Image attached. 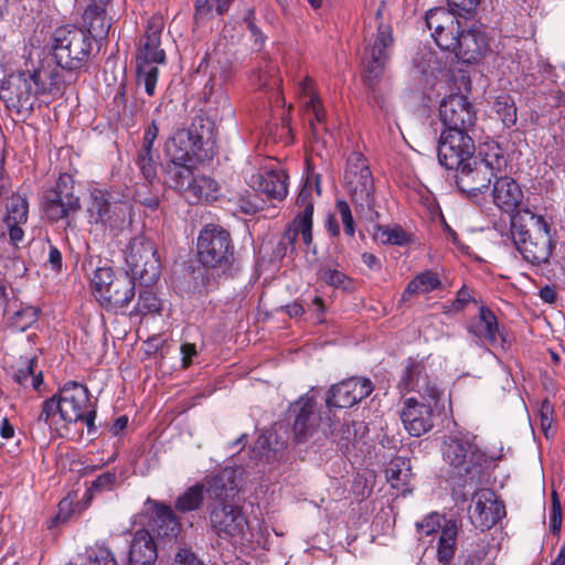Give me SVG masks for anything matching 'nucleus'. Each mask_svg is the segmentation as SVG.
Segmentation results:
<instances>
[{"mask_svg":"<svg viewBox=\"0 0 565 565\" xmlns=\"http://www.w3.org/2000/svg\"><path fill=\"white\" fill-rule=\"evenodd\" d=\"M473 508L469 510L472 524L481 531L494 526L504 515V504L498 500L494 491L488 488H475Z\"/></svg>","mask_w":565,"mask_h":565,"instance_id":"nucleus-21","label":"nucleus"},{"mask_svg":"<svg viewBox=\"0 0 565 565\" xmlns=\"http://www.w3.org/2000/svg\"><path fill=\"white\" fill-rule=\"evenodd\" d=\"M173 565H205V563L189 547H181L175 553Z\"/></svg>","mask_w":565,"mask_h":565,"instance_id":"nucleus-59","label":"nucleus"},{"mask_svg":"<svg viewBox=\"0 0 565 565\" xmlns=\"http://www.w3.org/2000/svg\"><path fill=\"white\" fill-rule=\"evenodd\" d=\"M4 223L8 227L10 241L12 242V244L17 245L18 243H20L23 239V236H24V232L21 228V225L23 223H15V222H4Z\"/></svg>","mask_w":565,"mask_h":565,"instance_id":"nucleus-62","label":"nucleus"},{"mask_svg":"<svg viewBox=\"0 0 565 565\" xmlns=\"http://www.w3.org/2000/svg\"><path fill=\"white\" fill-rule=\"evenodd\" d=\"M117 482V475L115 471H106L97 476L87 489L90 495L102 493L105 491H111Z\"/></svg>","mask_w":565,"mask_h":565,"instance_id":"nucleus-52","label":"nucleus"},{"mask_svg":"<svg viewBox=\"0 0 565 565\" xmlns=\"http://www.w3.org/2000/svg\"><path fill=\"white\" fill-rule=\"evenodd\" d=\"M467 331L479 340L490 345H495L500 335L499 323L495 315L488 307L482 306L477 317L472 318Z\"/></svg>","mask_w":565,"mask_h":565,"instance_id":"nucleus-29","label":"nucleus"},{"mask_svg":"<svg viewBox=\"0 0 565 565\" xmlns=\"http://www.w3.org/2000/svg\"><path fill=\"white\" fill-rule=\"evenodd\" d=\"M207 493L216 503L226 502L236 493L235 483L232 480V472H222L207 480Z\"/></svg>","mask_w":565,"mask_h":565,"instance_id":"nucleus-38","label":"nucleus"},{"mask_svg":"<svg viewBox=\"0 0 565 565\" xmlns=\"http://www.w3.org/2000/svg\"><path fill=\"white\" fill-rule=\"evenodd\" d=\"M507 166L508 158L500 145L484 142L480 145L478 156L456 171V184L469 196H477L489 191L491 181L507 172Z\"/></svg>","mask_w":565,"mask_h":565,"instance_id":"nucleus-4","label":"nucleus"},{"mask_svg":"<svg viewBox=\"0 0 565 565\" xmlns=\"http://www.w3.org/2000/svg\"><path fill=\"white\" fill-rule=\"evenodd\" d=\"M248 184L270 199L284 200L288 194V175L282 169H264L252 174Z\"/></svg>","mask_w":565,"mask_h":565,"instance_id":"nucleus-25","label":"nucleus"},{"mask_svg":"<svg viewBox=\"0 0 565 565\" xmlns=\"http://www.w3.org/2000/svg\"><path fill=\"white\" fill-rule=\"evenodd\" d=\"M392 43L391 28L381 24L364 57V77L367 85L372 88L375 87L384 73L385 65L390 58Z\"/></svg>","mask_w":565,"mask_h":565,"instance_id":"nucleus-19","label":"nucleus"},{"mask_svg":"<svg viewBox=\"0 0 565 565\" xmlns=\"http://www.w3.org/2000/svg\"><path fill=\"white\" fill-rule=\"evenodd\" d=\"M458 524L456 520H444L438 535L436 557L441 564H449L457 551Z\"/></svg>","mask_w":565,"mask_h":565,"instance_id":"nucleus-34","label":"nucleus"},{"mask_svg":"<svg viewBox=\"0 0 565 565\" xmlns=\"http://www.w3.org/2000/svg\"><path fill=\"white\" fill-rule=\"evenodd\" d=\"M290 409L295 415L292 431L298 441L312 437L321 424V415L315 397L306 394L299 397Z\"/></svg>","mask_w":565,"mask_h":565,"instance_id":"nucleus-24","label":"nucleus"},{"mask_svg":"<svg viewBox=\"0 0 565 565\" xmlns=\"http://www.w3.org/2000/svg\"><path fill=\"white\" fill-rule=\"evenodd\" d=\"M551 414H552V407H551L550 403L547 401H545L541 407V427L546 436H547V431L552 425Z\"/></svg>","mask_w":565,"mask_h":565,"instance_id":"nucleus-64","label":"nucleus"},{"mask_svg":"<svg viewBox=\"0 0 565 565\" xmlns=\"http://www.w3.org/2000/svg\"><path fill=\"white\" fill-rule=\"evenodd\" d=\"M182 367L186 369L191 365L192 359L196 355V348L193 343H183L181 345Z\"/></svg>","mask_w":565,"mask_h":565,"instance_id":"nucleus-63","label":"nucleus"},{"mask_svg":"<svg viewBox=\"0 0 565 565\" xmlns=\"http://www.w3.org/2000/svg\"><path fill=\"white\" fill-rule=\"evenodd\" d=\"M105 6L92 2L83 14L86 33L90 39H104L109 32L111 23L106 17Z\"/></svg>","mask_w":565,"mask_h":565,"instance_id":"nucleus-33","label":"nucleus"},{"mask_svg":"<svg viewBox=\"0 0 565 565\" xmlns=\"http://www.w3.org/2000/svg\"><path fill=\"white\" fill-rule=\"evenodd\" d=\"M492 196L494 204L500 210L510 213L522 202L523 192L520 185L504 172L495 178Z\"/></svg>","mask_w":565,"mask_h":565,"instance_id":"nucleus-28","label":"nucleus"},{"mask_svg":"<svg viewBox=\"0 0 565 565\" xmlns=\"http://www.w3.org/2000/svg\"><path fill=\"white\" fill-rule=\"evenodd\" d=\"M373 390L371 380L353 376L332 385L328 391L326 403L328 407H352L371 395Z\"/></svg>","mask_w":565,"mask_h":565,"instance_id":"nucleus-22","label":"nucleus"},{"mask_svg":"<svg viewBox=\"0 0 565 565\" xmlns=\"http://www.w3.org/2000/svg\"><path fill=\"white\" fill-rule=\"evenodd\" d=\"M253 81L259 88L264 89L279 88L281 83L277 76V68L269 63H266L264 70L254 73Z\"/></svg>","mask_w":565,"mask_h":565,"instance_id":"nucleus-47","label":"nucleus"},{"mask_svg":"<svg viewBox=\"0 0 565 565\" xmlns=\"http://www.w3.org/2000/svg\"><path fill=\"white\" fill-rule=\"evenodd\" d=\"M159 134V128L154 121H152L145 131L142 138V146L140 149L152 150L153 142L157 139Z\"/></svg>","mask_w":565,"mask_h":565,"instance_id":"nucleus-61","label":"nucleus"},{"mask_svg":"<svg viewBox=\"0 0 565 565\" xmlns=\"http://www.w3.org/2000/svg\"><path fill=\"white\" fill-rule=\"evenodd\" d=\"M203 502L204 486L202 483H195L177 498L174 508L180 513H188L199 510Z\"/></svg>","mask_w":565,"mask_h":565,"instance_id":"nucleus-40","label":"nucleus"},{"mask_svg":"<svg viewBox=\"0 0 565 565\" xmlns=\"http://www.w3.org/2000/svg\"><path fill=\"white\" fill-rule=\"evenodd\" d=\"M198 255L205 267L221 269L232 274L234 265V245L230 233L215 224L205 225L198 237Z\"/></svg>","mask_w":565,"mask_h":565,"instance_id":"nucleus-9","label":"nucleus"},{"mask_svg":"<svg viewBox=\"0 0 565 565\" xmlns=\"http://www.w3.org/2000/svg\"><path fill=\"white\" fill-rule=\"evenodd\" d=\"M457 41L458 45L451 52L463 63L477 62L488 47L486 36L476 30L461 31Z\"/></svg>","mask_w":565,"mask_h":565,"instance_id":"nucleus-31","label":"nucleus"},{"mask_svg":"<svg viewBox=\"0 0 565 565\" xmlns=\"http://www.w3.org/2000/svg\"><path fill=\"white\" fill-rule=\"evenodd\" d=\"M447 2L448 6L459 15H463L475 12L480 3V0H447Z\"/></svg>","mask_w":565,"mask_h":565,"instance_id":"nucleus-60","label":"nucleus"},{"mask_svg":"<svg viewBox=\"0 0 565 565\" xmlns=\"http://www.w3.org/2000/svg\"><path fill=\"white\" fill-rule=\"evenodd\" d=\"M186 194L196 200L214 202L221 196V185L210 177L196 175Z\"/></svg>","mask_w":565,"mask_h":565,"instance_id":"nucleus-39","label":"nucleus"},{"mask_svg":"<svg viewBox=\"0 0 565 565\" xmlns=\"http://www.w3.org/2000/svg\"><path fill=\"white\" fill-rule=\"evenodd\" d=\"M366 426L362 422H344L331 430L332 439L342 452H349L360 435H363Z\"/></svg>","mask_w":565,"mask_h":565,"instance_id":"nucleus-36","label":"nucleus"},{"mask_svg":"<svg viewBox=\"0 0 565 565\" xmlns=\"http://www.w3.org/2000/svg\"><path fill=\"white\" fill-rule=\"evenodd\" d=\"M216 142L212 125L202 117L193 119L186 130H180L164 145L166 163L211 160L215 154Z\"/></svg>","mask_w":565,"mask_h":565,"instance_id":"nucleus-6","label":"nucleus"},{"mask_svg":"<svg viewBox=\"0 0 565 565\" xmlns=\"http://www.w3.org/2000/svg\"><path fill=\"white\" fill-rule=\"evenodd\" d=\"M115 280H118V277L115 276V273L109 267H98L94 271L90 282L97 301L104 296V291L113 286Z\"/></svg>","mask_w":565,"mask_h":565,"instance_id":"nucleus-45","label":"nucleus"},{"mask_svg":"<svg viewBox=\"0 0 565 565\" xmlns=\"http://www.w3.org/2000/svg\"><path fill=\"white\" fill-rule=\"evenodd\" d=\"M210 525L217 537L233 544H243L248 531L242 508L227 502L211 504Z\"/></svg>","mask_w":565,"mask_h":565,"instance_id":"nucleus-12","label":"nucleus"},{"mask_svg":"<svg viewBox=\"0 0 565 565\" xmlns=\"http://www.w3.org/2000/svg\"><path fill=\"white\" fill-rule=\"evenodd\" d=\"M443 458L450 468V473L458 479L461 487L478 488L488 479L487 469L495 461L477 444L475 435L450 436L441 448Z\"/></svg>","mask_w":565,"mask_h":565,"instance_id":"nucleus-2","label":"nucleus"},{"mask_svg":"<svg viewBox=\"0 0 565 565\" xmlns=\"http://www.w3.org/2000/svg\"><path fill=\"white\" fill-rule=\"evenodd\" d=\"M135 309L140 315L159 311L160 300L151 290H141Z\"/></svg>","mask_w":565,"mask_h":565,"instance_id":"nucleus-54","label":"nucleus"},{"mask_svg":"<svg viewBox=\"0 0 565 565\" xmlns=\"http://www.w3.org/2000/svg\"><path fill=\"white\" fill-rule=\"evenodd\" d=\"M377 237L383 244L405 245L408 242V234L398 225L390 227L382 226L379 228Z\"/></svg>","mask_w":565,"mask_h":565,"instance_id":"nucleus-49","label":"nucleus"},{"mask_svg":"<svg viewBox=\"0 0 565 565\" xmlns=\"http://www.w3.org/2000/svg\"><path fill=\"white\" fill-rule=\"evenodd\" d=\"M476 147L468 132L443 130L438 141L439 163L448 170H458L471 158Z\"/></svg>","mask_w":565,"mask_h":565,"instance_id":"nucleus-15","label":"nucleus"},{"mask_svg":"<svg viewBox=\"0 0 565 565\" xmlns=\"http://www.w3.org/2000/svg\"><path fill=\"white\" fill-rule=\"evenodd\" d=\"M299 94L301 96L306 113L312 115L313 118L309 119L310 126L313 131L317 130L315 120L322 124L326 118V111L320 98L316 95L313 89V82L309 76L303 77L299 83Z\"/></svg>","mask_w":565,"mask_h":565,"instance_id":"nucleus-35","label":"nucleus"},{"mask_svg":"<svg viewBox=\"0 0 565 565\" xmlns=\"http://www.w3.org/2000/svg\"><path fill=\"white\" fill-rule=\"evenodd\" d=\"M344 179L353 202L371 209L374 203V184L365 157L353 152L348 158Z\"/></svg>","mask_w":565,"mask_h":565,"instance_id":"nucleus-14","label":"nucleus"},{"mask_svg":"<svg viewBox=\"0 0 565 565\" xmlns=\"http://www.w3.org/2000/svg\"><path fill=\"white\" fill-rule=\"evenodd\" d=\"M297 215L285 231L280 245L287 250L288 247L294 249L298 235H301L306 246L312 243V216H313V199L312 186L306 182L301 188L297 199Z\"/></svg>","mask_w":565,"mask_h":565,"instance_id":"nucleus-16","label":"nucleus"},{"mask_svg":"<svg viewBox=\"0 0 565 565\" xmlns=\"http://www.w3.org/2000/svg\"><path fill=\"white\" fill-rule=\"evenodd\" d=\"M24 66L2 82L0 99L10 111L28 117L34 109L36 96L61 94L64 79L56 66L42 61L34 64L31 55Z\"/></svg>","mask_w":565,"mask_h":565,"instance_id":"nucleus-1","label":"nucleus"},{"mask_svg":"<svg viewBox=\"0 0 565 565\" xmlns=\"http://www.w3.org/2000/svg\"><path fill=\"white\" fill-rule=\"evenodd\" d=\"M132 209L129 203L114 201L106 190L94 188L89 191L86 215L89 224L100 225L110 231L122 230L131 220Z\"/></svg>","mask_w":565,"mask_h":565,"instance_id":"nucleus-10","label":"nucleus"},{"mask_svg":"<svg viewBox=\"0 0 565 565\" xmlns=\"http://www.w3.org/2000/svg\"><path fill=\"white\" fill-rule=\"evenodd\" d=\"M398 387L403 392H416L422 399L434 401L435 405L438 404L443 394L436 380L426 372L425 364L412 358L406 361Z\"/></svg>","mask_w":565,"mask_h":565,"instance_id":"nucleus-18","label":"nucleus"},{"mask_svg":"<svg viewBox=\"0 0 565 565\" xmlns=\"http://www.w3.org/2000/svg\"><path fill=\"white\" fill-rule=\"evenodd\" d=\"M493 111L501 119L505 127H511L516 121V107L509 95L499 96L493 103Z\"/></svg>","mask_w":565,"mask_h":565,"instance_id":"nucleus-44","label":"nucleus"},{"mask_svg":"<svg viewBox=\"0 0 565 565\" xmlns=\"http://www.w3.org/2000/svg\"><path fill=\"white\" fill-rule=\"evenodd\" d=\"M550 527L553 533L559 531L562 525V508L556 491L551 493Z\"/></svg>","mask_w":565,"mask_h":565,"instance_id":"nucleus-58","label":"nucleus"},{"mask_svg":"<svg viewBox=\"0 0 565 565\" xmlns=\"http://www.w3.org/2000/svg\"><path fill=\"white\" fill-rule=\"evenodd\" d=\"M335 209L343 223L345 234L353 237L355 233V223L348 202L344 200H337Z\"/></svg>","mask_w":565,"mask_h":565,"instance_id":"nucleus-56","label":"nucleus"},{"mask_svg":"<svg viewBox=\"0 0 565 565\" xmlns=\"http://www.w3.org/2000/svg\"><path fill=\"white\" fill-rule=\"evenodd\" d=\"M136 162L146 180L151 182L157 177V162L152 150L140 149Z\"/></svg>","mask_w":565,"mask_h":565,"instance_id":"nucleus-50","label":"nucleus"},{"mask_svg":"<svg viewBox=\"0 0 565 565\" xmlns=\"http://www.w3.org/2000/svg\"><path fill=\"white\" fill-rule=\"evenodd\" d=\"M87 559L96 565H118L117 561L106 546L96 544L86 550Z\"/></svg>","mask_w":565,"mask_h":565,"instance_id":"nucleus-53","label":"nucleus"},{"mask_svg":"<svg viewBox=\"0 0 565 565\" xmlns=\"http://www.w3.org/2000/svg\"><path fill=\"white\" fill-rule=\"evenodd\" d=\"M164 182L173 190L186 194L194 181L193 163L179 162L163 166Z\"/></svg>","mask_w":565,"mask_h":565,"instance_id":"nucleus-32","label":"nucleus"},{"mask_svg":"<svg viewBox=\"0 0 565 565\" xmlns=\"http://www.w3.org/2000/svg\"><path fill=\"white\" fill-rule=\"evenodd\" d=\"M11 319V324L19 331L26 330L38 319V309L34 307H25L15 311Z\"/></svg>","mask_w":565,"mask_h":565,"instance_id":"nucleus-51","label":"nucleus"},{"mask_svg":"<svg viewBox=\"0 0 565 565\" xmlns=\"http://www.w3.org/2000/svg\"><path fill=\"white\" fill-rule=\"evenodd\" d=\"M234 0H195L194 19L196 22L212 19L214 14L226 13Z\"/></svg>","mask_w":565,"mask_h":565,"instance_id":"nucleus-41","label":"nucleus"},{"mask_svg":"<svg viewBox=\"0 0 565 565\" xmlns=\"http://www.w3.org/2000/svg\"><path fill=\"white\" fill-rule=\"evenodd\" d=\"M7 214L3 222L26 223L29 213V203L20 194H12L7 200Z\"/></svg>","mask_w":565,"mask_h":565,"instance_id":"nucleus-43","label":"nucleus"},{"mask_svg":"<svg viewBox=\"0 0 565 565\" xmlns=\"http://www.w3.org/2000/svg\"><path fill=\"white\" fill-rule=\"evenodd\" d=\"M42 207L52 222L66 218L79 210V198L74 194V180L71 174H60L55 185L44 192Z\"/></svg>","mask_w":565,"mask_h":565,"instance_id":"nucleus-13","label":"nucleus"},{"mask_svg":"<svg viewBox=\"0 0 565 565\" xmlns=\"http://www.w3.org/2000/svg\"><path fill=\"white\" fill-rule=\"evenodd\" d=\"M164 28L162 17L152 15L147 21L145 34L140 38L137 53V82L145 86L149 96L154 95L159 75V64L167 61L166 52L161 47V33Z\"/></svg>","mask_w":565,"mask_h":565,"instance_id":"nucleus-7","label":"nucleus"},{"mask_svg":"<svg viewBox=\"0 0 565 565\" xmlns=\"http://www.w3.org/2000/svg\"><path fill=\"white\" fill-rule=\"evenodd\" d=\"M441 286L440 278L437 273L425 270L415 276L403 291V300H408L413 295L427 294Z\"/></svg>","mask_w":565,"mask_h":565,"instance_id":"nucleus-37","label":"nucleus"},{"mask_svg":"<svg viewBox=\"0 0 565 565\" xmlns=\"http://www.w3.org/2000/svg\"><path fill=\"white\" fill-rule=\"evenodd\" d=\"M444 520L446 518L439 515L438 513H431L426 516L420 523H417V529L420 535H430L434 533H440L443 529Z\"/></svg>","mask_w":565,"mask_h":565,"instance_id":"nucleus-55","label":"nucleus"},{"mask_svg":"<svg viewBox=\"0 0 565 565\" xmlns=\"http://www.w3.org/2000/svg\"><path fill=\"white\" fill-rule=\"evenodd\" d=\"M135 280L128 275L119 276L118 280H115L113 286L105 290L104 296L99 298L100 306L114 312L126 309L136 295Z\"/></svg>","mask_w":565,"mask_h":565,"instance_id":"nucleus-27","label":"nucleus"},{"mask_svg":"<svg viewBox=\"0 0 565 565\" xmlns=\"http://www.w3.org/2000/svg\"><path fill=\"white\" fill-rule=\"evenodd\" d=\"M157 557V545L150 532L145 529L136 531L130 544L129 564L154 565Z\"/></svg>","mask_w":565,"mask_h":565,"instance_id":"nucleus-30","label":"nucleus"},{"mask_svg":"<svg viewBox=\"0 0 565 565\" xmlns=\"http://www.w3.org/2000/svg\"><path fill=\"white\" fill-rule=\"evenodd\" d=\"M34 365L35 360H29L24 367L19 369L14 373V380L25 387L31 386L34 390H39L40 385L42 384L43 377L41 372L38 374L34 373Z\"/></svg>","mask_w":565,"mask_h":565,"instance_id":"nucleus-46","label":"nucleus"},{"mask_svg":"<svg viewBox=\"0 0 565 565\" xmlns=\"http://www.w3.org/2000/svg\"><path fill=\"white\" fill-rule=\"evenodd\" d=\"M495 553L486 537L480 539L478 548L469 556L470 565H493Z\"/></svg>","mask_w":565,"mask_h":565,"instance_id":"nucleus-48","label":"nucleus"},{"mask_svg":"<svg viewBox=\"0 0 565 565\" xmlns=\"http://www.w3.org/2000/svg\"><path fill=\"white\" fill-rule=\"evenodd\" d=\"M57 417L70 424L83 422L88 431L95 427L96 411L84 384L66 382L56 394L43 402L38 420L52 427L57 424Z\"/></svg>","mask_w":565,"mask_h":565,"instance_id":"nucleus-3","label":"nucleus"},{"mask_svg":"<svg viewBox=\"0 0 565 565\" xmlns=\"http://www.w3.org/2000/svg\"><path fill=\"white\" fill-rule=\"evenodd\" d=\"M386 480L391 483L392 488L405 491L411 481V470L405 461L401 458L392 460L386 471Z\"/></svg>","mask_w":565,"mask_h":565,"instance_id":"nucleus-42","label":"nucleus"},{"mask_svg":"<svg viewBox=\"0 0 565 565\" xmlns=\"http://www.w3.org/2000/svg\"><path fill=\"white\" fill-rule=\"evenodd\" d=\"M93 42L84 29L65 25L52 35V54L56 65L75 72L84 68L92 55Z\"/></svg>","mask_w":565,"mask_h":565,"instance_id":"nucleus-8","label":"nucleus"},{"mask_svg":"<svg viewBox=\"0 0 565 565\" xmlns=\"http://www.w3.org/2000/svg\"><path fill=\"white\" fill-rule=\"evenodd\" d=\"M434 401L406 398L401 411V420L411 436L420 437L434 427Z\"/></svg>","mask_w":565,"mask_h":565,"instance_id":"nucleus-23","label":"nucleus"},{"mask_svg":"<svg viewBox=\"0 0 565 565\" xmlns=\"http://www.w3.org/2000/svg\"><path fill=\"white\" fill-rule=\"evenodd\" d=\"M146 504L149 505V529L159 536L175 537L180 532L181 523L171 507L151 499H148Z\"/></svg>","mask_w":565,"mask_h":565,"instance_id":"nucleus-26","label":"nucleus"},{"mask_svg":"<svg viewBox=\"0 0 565 565\" xmlns=\"http://www.w3.org/2000/svg\"><path fill=\"white\" fill-rule=\"evenodd\" d=\"M125 260L131 277L150 287L161 274V264L154 244L143 235L134 237L126 247Z\"/></svg>","mask_w":565,"mask_h":565,"instance_id":"nucleus-11","label":"nucleus"},{"mask_svg":"<svg viewBox=\"0 0 565 565\" xmlns=\"http://www.w3.org/2000/svg\"><path fill=\"white\" fill-rule=\"evenodd\" d=\"M512 241L522 257L532 265L546 264L553 252L550 227L542 215L529 209L511 218Z\"/></svg>","mask_w":565,"mask_h":565,"instance_id":"nucleus-5","label":"nucleus"},{"mask_svg":"<svg viewBox=\"0 0 565 565\" xmlns=\"http://www.w3.org/2000/svg\"><path fill=\"white\" fill-rule=\"evenodd\" d=\"M459 15L455 10L449 11L445 8L430 9L425 21L427 28L431 31L436 44L444 51H452L458 45V38L461 33Z\"/></svg>","mask_w":565,"mask_h":565,"instance_id":"nucleus-17","label":"nucleus"},{"mask_svg":"<svg viewBox=\"0 0 565 565\" xmlns=\"http://www.w3.org/2000/svg\"><path fill=\"white\" fill-rule=\"evenodd\" d=\"M439 118L444 130L468 132L476 122V111L468 97L462 94H451L439 105Z\"/></svg>","mask_w":565,"mask_h":565,"instance_id":"nucleus-20","label":"nucleus"},{"mask_svg":"<svg viewBox=\"0 0 565 565\" xmlns=\"http://www.w3.org/2000/svg\"><path fill=\"white\" fill-rule=\"evenodd\" d=\"M321 278L328 285L342 289H348L350 282L349 277L345 274L331 268L323 269L321 273Z\"/></svg>","mask_w":565,"mask_h":565,"instance_id":"nucleus-57","label":"nucleus"}]
</instances>
